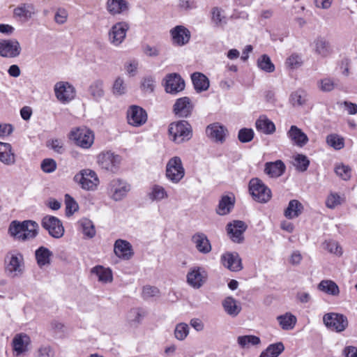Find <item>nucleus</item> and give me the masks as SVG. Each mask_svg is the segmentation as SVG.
<instances>
[{
    "label": "nucleus",
    "mask_w": 357,
    "mask_h": 357,
    "mask_svg": "<svg viewBox=\"0 0 357 357\" xmlns=\"http://www.w3.org/2000/svg\"><path fill=\"white\" fill-rule=\"evenodd\" d=\"M146 314V311L142 308H132L128 312L127 319L131 325L136 326L142 321Z\"/></svg>",
    "instance_id": "44"
},
{
    "label": "nucleus",
    "mask_w": 357,
    "mask_h": 357,
    "mask_svg": "<svg viewBox=\"0 0 357 357\" xmlns=\"http://www.w3.org/2000/svg\"><path fill=\"white\" fill-rule=\"evenodd\" d=\"M257 66L261 70L266 73H272L275 70L274 64L271 62L270 57L266 54H264L258 59Z\"/></svg>",
    "instance_id": "47"
},
{
    "label": "nucleus",
    "mask_w": 357,
    "mask_h": 357,
    "mask_svg": "<svg viewBox=\"0 0 357 357\" xmlns=\"http://www.w3.org/2000/svg\"><path fill=\"white\" fill-rule=\"evenodd\" d=\"M168 131L170 139L176 144L188 141L192 136L191 126L186 121L172 123Z\"/></svg>",
    "instance_id": "3"
},
{
    "label": "nucleus",
    "mask_w": 357,
    "mask_h": 357,
    "mask_svg": "<svg viewBox=\"0 0 357 357\" xmlns=\"http://www.w3.org/2000/svg\"><path fill=\"white\" fill-rule=\"evenodd\" d=\"M287 135L294 144L299 147H303L308 142L307 136L296 126H291Z\"/></svg>",
    "instance_id": "26"
},
{
    "label": "nucleus",
    "mask_w": 357,
    "mask_h": 357,
    "mask_svg": "<svg viewBox=\"0 0 357 357\" xmlns=\"http://www.w3.org/2000/svg\"><path fill=\"white\" fill-rule=\"evenodd\" d=\"M307 100V94L305 91L298 90L293 92L290 96V102L294 107L304 105Z\"/></svg>",
    "instance_id": "49"
},
{
    "label": "nucleus",
    "mask_w": 357,
    "mask_h": 357,
    "mask_svg": "<svg viewBox=\"0 0 357 357\" xmlns=\"http://www.w3.org/2000/svg\"><path fill=\"white\" fill-rule=\"evenodd\" d=\"M142 296L144 300H150L160 296V290L153 286L146 285L142 289Z\"/></svg>",
    "instance_id": "54"
},
{
    "label": "nucleus",
    "mask_w": 357,
    "mask_h": 357,
    "mask_svg": "<svg viewBox=\"0 0 357 357\" xmlns=\"http://www.w3.org/2000/svg\"><path fill=\"white\" fill-rule=\"evenodd\" d=\"M286 169L285 165L280 160L268 162L265 164L264 172L270 177L277 178L283 174Z\"/></svg>",
    "instance_id": "29"
},
{
    "label": "nucleus",
    "mask_w": 357,
    "mask_h": 357,
    "mask_svg": "<svg viewBox=\"0 0 357 357\" xmlns=\"http://www.w3.org/2000/svg\"><path fill=\"white\" fill-rule=\"evenodd\" d=\"M284 349V346L282 342L273 343L262 351L259 357H278Z\"/></svg>",
    "instance_id": "43"
},
{
    "label": "nucleus",
    "mask_w": 357,
    "mask_h": 357,
    "mask_svg": "<svg viewBox=\"0 0 357 357\" xmlns=\"http://www.w3.org/2000/svg\"><path fill=\"white\" fill-rule=\"evenodd\" d=\"M254 131L252 128H242L238 131V138L242 143H247L252 140Z\"/></svg>",
    "instance_id": "59"
},
{
    "label": "nucleus",
    "mask_w": 357,
    "mask_h": 357,
    "mask_svg": "<svg viewBox=\"0 0 357 357\" xmlns=\"http://www.w3.org/2000/svg\"><path fill=\"white\" fill-rule=\"evenodd\" d=\"M185 88V82L177 73H171L165 78V91L171 94H176Z\"/></svg>",
    "instance_id": "18"
},
{
    "label": "nucleus",
    "mask_w": 357,
    "mask_h": 357,
    "mask_svg": "<svg viewBox=\"0 0 357 357\" xmlns=\"http://www.w3.org/2000/svg\"><path fill=\"white\" fill-rule=\"evenodd\" d=\"M238 343L243 349H248L250 346L260 343L258 336H238Z\"/></svg>",
    "instance_id": "48"
},
{
    "label": "nucleus",
    "mask_w": 357,
    "mask_h": 357,
    "mask_svg": "<svg viewBox=\"0 0 357 357\" xmlns=\"http://www.w3.org/2000/svg\"><path fill=\"white\" fill-rule=\"evenodd\" d=\"M38 223L33 220H13L10 224L8 231L14 238L25 241L34 238L38 235Z\"/></svg>",
    "instance_id": "1"
},
{
    "label": "nucleus",
    "mask_w": 357,
    "mask_h": 357,
    "mask_svg": "<svg viewBox=\"0 0 357 357\" xmlns=\"http://www.w3.org/2000/svg\"><path fill=\"white\" fill-rule=\"evenodd\" d=\"M191 79L197 92L200 93L208 90L209 80L205 75L196 72L192 74Z\"/></svg>",
    "instance_id": "31"
},
{
    "label": "nucleus",
    "mask_w": 357,
    "mask_h": 357,
    "mask_svg": "<svg viewBox=\"0 0 357 357\" xmlns=\"http://www.w3.org/2000/svg\"><path fill=\"white\" fill-rule=\"evenodd\" d=\"M208 275L205 268L201 266H193L187 273L188 284L194 289H199L206 282Z\"/></svg>",
    "instance_id": "15"
},
{
    "label": "nucleus",
    "mask_w": 357,
    "mask_h": 357,
    "mask_svg": "<svg viewBox=\"0 0 357 357\" xmlns=\"http://www.w3.org/2000/svg\"><path fill=\"white\" fill-rule=\"evenodd\" d=\"M249 190L253 199L259 203L268 202L272 196L271 189L257 178L250 181Z\"/></svg>",
    "instance_id": "8"
},
{
    "label": "nucleus",
    "mask_w": 357,
    "mask_h": 357,
    "mask_svg": "<svg viewBox=\"0 0 357 357\" xmlns=\"http://www.w3.org/2000/svg\"><path fill=\"white\" fill-rule=\"evenodd\" d=\"M129 24L126 22L114 24L109 31L108 37L109 43L115 46H119L125 40Z\"/></svg>",
    "instance_id": "14"
},
{
    "label": "nucleus",
    "mask_w": 357,
    "mask_h": 357,
    "mask_svg": "<svg viewBox=\"0 0 357 357\" xmlns=\"http://www.w3.org/2000/svg\"><path fill=\"white\" fill-rule=\"evenodd\" d=\"M97 162L102 169L115 172L121 162V157L111 151L102 152L97 156Z\"/></svg>",
    "instance_id": "13"
},
{
    "label": "nucleus",
    "mask_w": 357,
    "mask_h": 357,
    "mask_svg": "<svg viewBox=\"0 0 357 357\" xmlns=\"http://www.w3.org/2000/svg\"><path fill=\"white\" fill-rule=\"evenodd\" d=\"M29 341V336H15L12 344L16 356H20L27 351Z\"/></svg>",
    "instance_id": "38"
},
{
    "label": "nucleus",
    "mask_w": 357,
    "mask_h": 357,
    "mask_svg": "<svg viewBox=\"0 0 357 357\" xmlns=\"http://www.w3.org/2000/svg\"><path fill=\"white\" fill-rule=\"evenodd\" d=\"M235 203L234 196L225 195L220 200L217 213L220 215L228 214L233 208Z\"/></svg>",
    "instance_id": "37"
},
{
    "label": "nucleus",
    "mask_w": 357,
    "mask_h": 357,
    "mask_svg": "<svg viewBox=\"0 0 357 357\" xmlns=\"http://www.w3.org/2000/svg\"><path fill=\"white\" fill-rule=\"evenodd\" d=\"M222 264L231 271H239L242 270L241 259L237 252H226L221 256Z\"/></svg>",
    "instance_id": "22"
},
{
    "label": "nucleus",
    "mask_w": 357,
    "mask_h": 357,
    "mask_svg": "<svg viewBox=\"0 0 357 357\" xmlns=\"http://www.w3.org/2000/svg\"><path fill=\"white\" fill-rule=\"evenodd\" d=\"M77 225L86 238H92L95 236L96 229L91 220L88 218H82L77 222Z\"/></svg>",
    "instance_id": "41"
},
{
    "label": "nucleus",
    "mask_w": 357,
    "mask_h": 357,
    "mask_svg": "<svg viewBox=\"0 0 357 357\" xmlns=\"http://www.w3.org/2000/svg\"><path fill=\"white\" fill-rule=\"evenodd\" d=\"M247 229V225L243 221L234 220L227 225V234L232 241L242 243L243 241V233Z\"/></svg>",
    "instance_id": "19"
},
{
    "label": "nucleus",
    "mask_w": 357,
    "mask_h": 357,
    "mask_svg": "<svg viewBox=\"0 0 357 357\" xmlns=\"http://www.w3.org/2000/svg\"><path fill=\"white\" fill-rule=\"evenodd\" d=\"M112 92L116 96H121L126 92V85L121 77H117L113 84Z\"/></svg>",
    "instance_id": "58"
},
{
    "label": "nucleus",
    "mask_w": 357,
    "mask_h": 357,
    "mask_svg": "<svg viewBox=\"0 0 357 357\" xmlns=\"http://www.w3.org/2000/svg\"><path fill=\"white\" fill-rule=\"evenodd\" d=\"M74 181L85 190H95L97 189L100 181L97 174L91 169H84L79 171L74 176Z\"/></svg>",
    "instance_id": "7"
},
{
    "label": "nucleus",
    "mask_w": 357,
    "mask_h": 357,
    "mask_svg": "<svg viewBox=\"0 0 357 357\" xmlns=\"http://www.w3.org/2000/svg\"><path fill=\"white\" fill-rule=\"evenodd\" d=\"M172 43L178 46L187 44L190 39V31L182 25H178L170 30Z\"/></svg>",
    "instance_id": "21"
},
{
    "label": "nucleus",
    "mask_w": 357,
    "mask_h": 357,
    "mask_svg": "<svg viewBox=\"0 0 357 357\" xmlns=\"http://www.w3.org/2000/svg\"><path fill=\"white\" fill-rule=\"evenodd\" d=\"M41 225L54 238H60L64 235L65 229L63 223L55 216L45 215L42 219Z\"/></svg>",
    "instance_id": "11"
},
{
    "label": "nucleus",
    "mask_w": 357,
    "mask_h": 357,
    "mask_svg": "<svg viewBox=\"0 0 357 357\" xmlns=\"http://www.w3.org/2000/svg\"><path fill=\"white\" fill-rule=\"evenodd\" d=\"M66 214L67 216L72 215L79 208L77 203L69 195H65Z\"/></svg>",
    "instance_id": "53"
},
{
    "label": "nucleus",
    "mask_w": 357,
    "mask_h": 357,
    "mask_svg": "<svg viewBox=\"0 0 357 357\" xmlns=\"http://www.w3.org/2000/svg\"><path fill=\"white\" fill-rule=\"evenodd\" d=\"M227 129L219 123H213L206 128V135L213 141L223 143L226 139Z\"/></svg>",
    "instance_id": "20"
},
{
    "label": "nucleus",
    "mask_w": 357,
    "mask_h": 357,
    "mask_svg": "<svg viewBox=\"0 0 357 357\" xmlns=\"http://www.w3.org/2000/svg\"><path fill=\"white\" fill-rule=\"evenodd\" d=\"M88 91L92 98L96 101L100 100L105 96L104 82L101 79H96L91 83Z\"/></svg>",
    "instance_id": "34"
},
{
    "label": "nucleus",
    "mask_w": 357,
    "mask_h": 357,
    "mask_svg": "<svg viewBox=\"0 0 357 357\" xmlns=\"http://www.w3.org/2000/svg\"><path fill=\"white\" fill-rule=\"evenodd\" d=\"M335 172L344 181H347L351 178V169L349 166L344 164L337 165L335 167Z\"/></svg>",
    "instance_id": "52"
},
{
    "label": "nucleus",
    "mask_w": 357,
    "mask_h": 357,
    "mask_svg": "<svg viewBox=\"0 0 357 357\" xmlns=\"http://www.w3.org/2000/svg\"><path fill=\"white\" fill-rule=\"evenodd\" d=\"M0 161L6 165L15 163V154L10 144L0 142Z\"/></svg>",
    "instance_id": "28"
},
{
    "label": "nucleus",
    "mask_w": 357,
    "mask_h": 357,
    "mask_svg": "<svg viewBox=\"0 0 357 357\" xmlns=\"http://www.w3.org/2000/svg\"><path fill=\"white\" fill-rule=\"evenodd\" d=\"M22 52V47L16 39H0V56L5 58L17 57Z\"/></svg>",
    "instance_id": "16"
},
{
    "label": "nucleus",
    "mask_w": 357,
    "mask_h": 357,
    "mask_svg": "<svg viewBox=\"0 0 357 357\" xmlns=\"http://www.w3.org/2000/svg\"><path fill=\"white\" fill-rule=\"evenodd\" d=\"M155 81L152 77H144L142 82V88L147 92H152L154 89Z\"/></svg>",
    "instance_id": "64"
},
{
    "label": "nucleus",
    "mask_w": 357,
    "mask_h": 357,
    "mask_svg": "<svg viewBox=\"0 0 357 357\" xmlns=\"http://www.w3.org/2000/svg\"><path fill=\"white\" fill-rule=\"evenodd\" d=\"M196 249L202 254H208L212 250V246L206 235L202 232L195 233L191 238Z\"/></svg>",
    "instance_id": "24"
},
{
    "label": "nucleus",
    "mask_w": 357,
    "mask_h": 357,
    "mask_svg": "<svg viewBox=\"0 0 357 357\" xmlns=\"http://www.w3.org/2000/svg\"><path fill=\"white\" fill-rule=\"evenodd\" d=\"M286 66L290 69H296L303 64L301 56L298 54H292L286 60Z\"/></svg>",
    "instance_id": "56"
},
{
    "label": "nucleus",
    "mask_w": 357,
    "mask_h": 357,
    "mask_svg": "<svg viewBox=\"0 0 357 357\" xmlns=\"http://www.w3.org/2000/svg\"><path fill=\"white\" fill-rule=\"evenodd\" d=\"M193 105L188 97H183L176 100L174 105V112L180 117H188L190 115Z\"/></svg>",
    "instance_id": "25"
},
{
    "label": "nucleus",
    "mask_w": 357,
    "mask_h": 357,
    "mask_svg": "<svg viewBox=\"0 0 357 357\" xmlns=\"http://www.w3.org/2000/svg\"><path fill=\"white\" fill-rule=\"evenodd\" d=\"M57 165L56 161L52 158L44 159L40 165L42 170L45 173H52L56 169Z\"/></svg>",
    "instance_id": "61"
},
{
    "label": "nucleus",
    "mask_w": 357,
    "mask_h": 357,
    "mask_svg": "<svg viewBox=\"0 0 357 357\" xmlns=\"http://www.w3.org/2000/svg\"><path fill=\"white\" fill-rule=\"evenodd\" d=\"M114 251L118 257L123 259H129L133 255L130 243L121 239L116 241Z\"/></svg>",
    "instance_id": "27"
},
{
    "label": "nucleus",
    "mask_w": 357,
    "mask_h": 357,
    "mask_svg": "<svg viewBox=\"0 0 357 357\" xmlns=\"http://www.w3.org/2000/svg\"><path fill=\"white\" fill-rule=\"evenodd\" d=\"M68 17V11L65 8H59L56 10L54 15V21L59 24H63L66 22Z\"/></svg>",
    "instance_id": "62"
},
{
    "label": "nucleus",
    "mask_w": 357,
    "mask_h": 357,
    "mask_svg": "<svg viewBox=\"0 0 357 357\" xmlns=\"http://www.w3.org/2000/svg\"><path fill=\"white\" fill-rule=\"evenodd\" d=\"M317 289L328 295L337 296L340 294V288L338 285L331 280H323L317 286Z\"/></svg>",
    "instance_id": "32"
},
{
    "label": "nucleus",
    "mask_w": 357,
    "mask_h": 357,
    "mask_svg": "<svg viewBox=\"0 0 357 357\" xmlns=\"http://www.w3.org/2000/svg\"><path fill=\"white\" fill-rule=\"evenodd\" d=\"M256 128L266 135H271L275 132V126L273 121L265 116H261L255 123Z\"/></svg>",
    "instance_id": "33"
},
{
    "label": "nucleus",
    "mask_w": 357,
    "mask_h": 357,
    "mask_svg": "<svg viewBox=\"0 0 357 357\" xmlns=\"http://www.w3.org/2000/svg\"><path fill=\"white\" fill-rule=\"evenodd\" d=\"M54 91L57 100L63 104L70 102L76 96L75 88L68 82H56L54 86Z\"/></svg>",
    "instance_id": "10"
},
{
    "label": "nucleus",
    "mask_w": 357,
    "mask_h": 357,
    "mask_svg": "<svg viewBox=\"0 0 357 357\" xmlns=\"http://www.w3.org/2000/svg\"><path fill=\"white\" fill-rule=\"evenodd\" d=\"M323 321L327 328L337 333L342 332L348 326V320L344 315L334 312L326 314Z\"/></svg>",
    "instance_id": "12"
},
{
    "label": "nucleus",
    "mask_w": 357,
    "mask_h": 357,
    "mask_svg": "<svg viewBox=\"0 0 357 357\" xmlns=\"http://www.w3.org/2000/svg\"><path fill=\"white\" fill-rule=\"evenodd\" d=\"M324 248L329 252L340 256L342 254V248L340 246L338 243L333 240L326 241L324 242Z\"/></svg>",
    "instance_id": "57"
},
{
    "label": "nucleus",
    "mask_w": 357,
    "mask_h": 357,
    "mask_svg": "<svg viewBox=\"0 0 357 357\" xmlns=\"http://www.w3.org/2000/svg\"><path fill=\"white\" fill-rule=\"evenodd\" d=\"M310 164V161L307 158L301 154H298L294 158V165L296 169L301 172L305 171Z\"/></svg>",
    "instance_id": "55"
},
{
    "label": "nucleus",
    "mask_w": 357,
    "mask_h": 357,
    "mask_svg": "<svg viewBox=\"0 0 357 357\" xmlns=\"http://www.w3.org/2000/svg\"><path fill=\"white\" fill-rule=\"evenodd\" d=\"M131 190V185L125 180L116 178L111 180L106 188L108 197L114 202L125 199Z\"/></svg>",
    "instance_id": "2"
},
{
    "label": "nucleus",
    "mask_w": 357,
    "mask_h": 357,
    "mask_svg": "<svg viewBox=\"0 0 357 357\" xmlns=\"http://www.w3.org/2000/svg\"><path fill=\"white\" fill-rule=\"evenodd\" d=\"M326 142L330 146L333 147L335 150H340L344 146L343 137L335 134L329 135L326 138Z\"/></svg>",
    "instance_id": "51"
},
{
    "label": "nucleus",
    "mask_w": 357,
    "mask_h": 357,
    "mask_svg": "<svg viewBox=\"0 0 357 357\" xmlns=\"http://www.w3.org/2000/svg\"><path fill=\"white\" fill-rule=\"evenodd\" d=\"M91 273L97 276L100 282L107 284L111 283L113 280L112 272L109 268H105L100 265L96 266L91 269Z\"/></svg>",
    "instance_id": "30"
},
{
    "label": "nucleus",
    "mask_w": 357,
    "mask_h": 357,
    "mask_svg": "<svg viewBox=\"0 0 357 357\" xmlns=\"http://www.w3.org/2000/svg\"><path fill=\"white\" fill-rule=\"evenodd\" d=\"M128 122L130 125L138 127L147 121L146 112L139 106L132 105L127 112Z\"/></svg>",
    "instance_id": "17"
},
{
    "label": "nucleus",
    "mask_w": 357,
    "mask_h": 357,
    "mask_svg": "<svg viewBox=\"0 0 357 357\" xmlns=\"http://www.w3.org/2000/svg\"><path fill=\"white\" fill-rule=\"evenodd\" d=\"M336 86L334 79L329 77H324L317 82V87L322 92H331Z\"/></svg>",
    "instance_id": "46"
},
{
    "label": "nucleus",
    "mask_w": 357,
    "mask_h": 357,
    "mask_svg": "<svg viewBox=\"0 0 357 357\" xmlns=\"http://www.w3.org/2000/svg\"><path fill=\"white\" fill-rule=\"evenodd\" d=\"M185 169L180 157L170 158L166 165L165 176L173 183H179L185 176Z\"/></svg>",
    "instance_id": "6"
},
{
    "label": "nucleus",
    "mask_w": 357,
    "mask_h": 357,
    "mask_svg": "<svg viewBox=\"0 0 357 357\" xmlns=\"http://www.w3.org/2000/svg\"><path fill=\"white\" fill-rule=\"evenodd\" d=\"M128 3L126 0H107V9L112 15L121 14L128 10Z\"/></svg>",
    "instance_id": "36"
},
{
    "label": "nucleus",
    "mask_w": 357,
    "mask_h": 357,
    "mask_svg": "<svg viewBox=\"0 0 357 357\" xmlns=\"http://www.w3.org/2000/svg\"><path fill=\"white\" fill-rule=\"evenodd\" d=\"M225 311L229 315L235 317L241 312V307L237 304V301L232 297H227L222 301Z\"/></svg>",
    "instance_id": "42"
},
{
    "label": "nucleus",
    "mask_w": 357,
    "mask_h": 357,
    "mask_svg": "<svg viewBox=\"0 0 357 357\" xmlns=\"http://www.w3.org/2000/svg\"><path fill=\"white\" fill-rule=\"evenodd\" d=\"M345 201L344 195H340L337 193H331L326 200V205L328 208H335L337 206L342 204Z\"/></svg>",
    "instance_id": "50"
},
{
    "label": "nucleus",
    "mask_w": 357,
    "mask_h": 357,
    "mask_svg": "<svg viewBox=\"0 0 357 357\" xmlns=\"http://www.w3.org/2000/svg\"><path fill=\"white\" fill-rule=\"evenodd\" d=\"M149 199L152 202H160L162 199H167L169 195L164 187L160 185H153L147 195Z\"/></svg>",
    "instance_id": "39"
},
{
    "label": "nucleus",
    "mask_w": 357,
    "mask_h": 357,
    "mask_svg": "<svg viewBox=\"0 0 357 357\" xmlns=\"http://www.w3.org/2000/svg\"><path fill=\"white\" fill-rule=\"evenodd\" d=\"M75 145L83 149H89L94 143V133L86 127H78L71 130L68 136Z\"/></svg>",
    "instance_id": "4"
},
{
    "label": "nucleus",
    "mask_w": 357,
    "mask_h": 357,
    "mask_svg": "<svg viewBox=\"0 0 357 357\" xmlns=\"http://www.w3.org/2000/svg\"><path fill=\"white\" fill-rule=\"evenodd\" d=\"M37 6L32 2H22L19 3L13 11V17L20 22H27L38 14Z\"/></svg>",
    "instance_id": "9"
},
{
    "label": "nucleus",
    "mask_w": 357,
    "mask_h": 357,
    "mask_svg": "<svg viewBox=\"0 0 357 357\" xmlns=\"http://www.w3.org/2000/svg\"><path fill=\"white\" fill-rule=\"evenodd\" d=\"M50 331L54 333H66L69 332L68 326L57 320H53L50 324Z\"/></svg>",
    "instance_id": "60"
},
{
    "label": "nucleus",
    "mask_w": 357,
    "mask_h": 357,
    "mask_svg": "<svg viewBox=\"0 0 357 357\" xmlns=\"http://www.w3.org/2000/svg\"><path fill=\"white\" fill-rule=\"evenodd\" d=\"M277 319L281 328L284 330L292 329L296 323V317L291 313L278 316Z\"/></svg>",
    "instance_id": "45"
},
{
    "label": "nucleus",
    "mask_w": 357,
    "mask_h": 357,
    "mask_svg": "<svg viewBox=\"0 0 357 357\" xmlns=\"http://www.w3.org/2000/svg\"><path fill=\"white\" fill-rule=\"evenodd\" d=\"M303 210V204L297 199H292L289 202L284 215L288 219H294L298 217L302 213Z\"/></svg>",
    "instance_id": "35"
},
{
    "label": "nucleus",
    "mask_w": 357,
    "mask_h": 357,
    "mask_svg": "<svg viewBox=\"0 0 357 357\" xmlns=\"http://www.w3.org/2000/svg\"><path fill=\"white\" fill-rule=\"evenodd\" d=\"M314 52L321 58L330 56L333 53V48L330 43L323 37L317 38L312 43Z\"/></svg>",
    "instance_id": "23"
},
{
    "label": "nucleus",
    "mask_w": 357,
    "mask_h": 357,
    "mask_svg": "<svg viewBox=\"0 0 357 357\" xmlns=\"http://www.w3.org/2000/svg\"><path fill=\"white\" fill-rule=\"evenodd\" d=\"M6 271L11 277H17L24 271V257L17 251H11L7 253L5 257Z\"/></svg>",
    "instance_id": "5"
},
{
    "label": "nucleus",
    "mask_w": 357,
    "mask_h": 357,
    "mask_svg": "<svg viewBox=\"0 0 357 357\" xmlns=\"http://www.w3.org/2000/svg\"><path fill=\"white\" fill-rule=\"evenodd\" d=\"M47 146L54 150L58 153H63L65 149L63 146V142L61 139H54L47 142Z\"/></svg>",
    "instance_id": "63"
},
{
    "label": "nucleus",
    "mask_w": 357,
    "mask_h": 357,
    "mask_svg": "<svg viewBox=\"0 0 357 357\" xmlns=\"http://www.w3.org/2000/svg\"><path fill=\"white\" fill-rule=\"evenodd\" d=\"M35 256L38 265L43 267L50 264L52 252L48 248L41 246L36 250Z\"/></svg>",
    "instance_id": "40"
}]
</instances>
